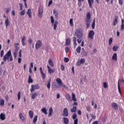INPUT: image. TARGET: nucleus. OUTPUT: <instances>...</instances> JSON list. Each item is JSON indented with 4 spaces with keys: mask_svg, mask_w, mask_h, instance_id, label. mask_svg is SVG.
Returning a JSON list of instances; mask_svg holds the SVG:
<instances>
[{
    "mask_svg": "<svg viewBox=\"0 0 124 124\" xmlns=\"http://www.w3.org/2000/svg\"><path fill=\"white\" fill-rule=\"evenodd\" d=\"M111 106L114 109H118V106L116 103H113Z\"/></svg>",
    "mask_w": 124,
    "mask_h": 124,
    "instance_id": "nucleus-19",
    "label": "nucleus"
},
{
    "mask_svg": "<svg viewBox=\"0 0 124 124\" xmlns=\"http://www.w3.org/2000/svg\"><path fill=\"white\" fill-rule=\"evenodd\" d=\"M88 4L90 8H93V4L94 3L93 0H88Z\"/></svg>",
    "mask_w": 124,
    "mask_h": 124,
    "instance_id": "nucleus-21",
    "label": "nucleus"
},
{
    "mask_svg": "<svg viewBox=\"0 0 124 124\" xmlns=\"http://www.w3.org/2000/svg\"><path fill=\"white\" fill-rule=\"evenodd\" d=\"M0 118L2 120H4L6 118V115L4 113H0Z\"/></svg>",
    "mask_w": 124,
    "mask_h": 124,
    "instance_id": "nucleus-25",
    "label": "nucleus"
},
{
    "mask_svg": "<svg viewBox=\"0 0 124 124\" xmlns=\"http://www.w3.org/2000/svg\"><path fill=\"white\" fill-rule=\"evenodd\" d=\"M77 39L76 38V36L75 37H73V41L74 43V45L75 47H76L77 46Z\"/></svg>",
    "mask_w": 124,
    "mask_h": 124,
    "instance_id": "nucleus-22",
    "label": "nucleus"
},
{
    "mask_svg": "<svg viewBox=\"0 0 124 124\" xmlns=\"http://www.w3.org/2000/svg\"><path fill=\"white\" fill-rule=\"evenodd\" d=\"M63 122L64 124H68L69 120L67 117H63Z\"/></svg>",
    "mask_w": 124,
    "mask_h": 124,
    "instance_id": "nucleus-27",
    "label": "nucleus"
},
{
    "mask_svg": "<svg viewBox=\"0 0 124 124\" xmlns=\"http://www.w3.org/2000/svg\"><path fill=\"white\" fill-rule=\"evenodd\" d=\"M118 16H115V19L113 22V26H116V25L118 23Z\"/></svg>",
    "mask_w": 124,
    "mask_h": 124,
    "instance_id": "nucleus-13",
    "label": "nucleus"
},
{
    "mask_svg": "<svg viewBox=\"0 0 124 124\" xmlns=\"http://www.w3.org/2000/svg\"><path fill=\"white\" fill-rule=\"evenodd\" d=\"M113 42V40L112 38H110L108 40V45L111 46L112 43Z\"/></svg>",
    "mask_w": 124,
    "mask_h": 124,
    "instance_id": "nucleus-46",
    "label": "nucleus"
},
{
    "mask_svg": "<svg viewBox=\"0 0 124 124\" xmlns=\"http://www.w3.org/2000/svg\"><path fill=\"white\" fill-rule=\"evenodd\" d=\"M29 114L30 118H32L33 117L34 112L32 110H29Z\"/></svg>",
    "mask_w": 124,
    "mask_h": 124,
    "instance_id": "nucleus-26",
    "label": "nucleus"
},
{
    "mask_svg": "<svg viewBox=\"0 0 124 124\" xmlns=\"http://www.w3.org/2000/svg\"><path fill=\"white\" fill-rule=\"evenodd\" d=\"M40 86L38 85V84H36L34 85V84H32L31 85V89H30V91L31 93H33L35 89H39Z\"/></svg>",
    "mask_w": 124,
    "mask_h": 124,
    "instance_id": "nucleus-6",
    "label": "nucleus"
},
{
    "mask_svg": "<svg viewBox=\"0 0 124 124\" xmlns=\"http://www.w3.org/2000/svg\"><path fill=\"white\" fill-rule=\"evenodd\" d=\"M72 100L75 102L77 101L75 94L74 93H72Z\"/></svg>",
    "mask_w": 124,
    "mask_h": 124,
    "instance_id": "nucleus-23",
    "label": "nucleus"
},
{
    "mask_svg": "<svg viewBox=\"0 0 124 124\" xmlns=\"http://www.w3.org/2000/svg\"><path fill=\"white\" fill-rule=\"evenodd\" d=\"M86 109H87V111H92V109L90 107H89V106H87V107H86Z\"/></svg>",
    "mask_w": 124,
    "mask_h": 124,
    "instance_id": "nucleus-54",
    "label": "nucleus"
},
{
    "mask_svg": "<svg viewBox=\"0 0 124 124\" xmlns=\"http://www.w3.org/2000/svg\"><path fill=\"white\" fill-rule=\"evenodd\" d=\"M42 77L43 78H46V74H44L43 70L42 71Z\"/></svg>",
    "mask_w": 124,
    "mask_h": 124,
    "instance_id": "nucleus-51",
    "label": "nucleus"
},
{
    "mask_svg": "<svg viewBox=\"0 0 124 124\" xmlns=\"http://www.w3.org/2000/svg\"><path fill=\"white\" fill-rule=\"evenodd\" d=\"M69 23H70V24L71 26H73L74 25V23H73V18H71L69 20Z\"/></svg>",
    "mask_w": 124,
    "mask_h": 124,
    "instance_id": "nucleus-45",
    "label": "nucleus"
},
{
    "mask_svg": "<svg viewBox=\"0 0 124 124\" xmlns=\"http://www.w3.org/2000/svg\"><path fill=\"white\" fill-rule=\"evenodd\" d=\"M25 13V10H23V11H22V12H20V16H24Z\"/></svg>",
    "mask_w": 124,
    "mask_h": 124,
    "instance_id": "nucleus-55",
    "label": "nucleus"
},
{
    "mask_svg": "<svg viewBox=\"0 0 124 124\" xmlns=\"http://www.w3.org/2000/svg\"><path fill=\"white\" fill-rule=\"evenodd\" d=\"M26 40V38L25 36H23L21 38V43L23 46H26V43L25 42Z\"/></svg>",
    "mask_w": 124,
    "mask_h": 124,
    "instance_id": "nucleus-11",
    "label": "nucleus"
},
{
    "mask_svg": "<svg viewBox=\"0 0 124 124\" xmlns=\"http://www.w3.org/2000/svg\"><path fill=\"white\" fill-rule=\"evenodd\" d=\"M61 67L62 71H64V70H65V67L64 65H61Z\"/></svg>",
    "mask_w": 124,
    "mask_h": 124,
    "instance_id": "nucleus-61",
    "label": "nucleus"
},
{
    "mask_svg": "<svg viewBox=\"0 0 124 124\" xmlns=\"http://www.w3.org/2000/svg\"><path fill=\"white\" fill-rule=\"evenodd\" d=\"M86 60L84 58H81L80 61H78L77 63L78 66H80L81 64H84L85 63Z\"/></svg>",
    "mask_w": 124,
    "mask_h": 124,
    "instance_id": "nucleus-9",
    "label": "nucleus"
},
{
    "mask_svg": "<svg viewBox=\"0 0 124 124\" xmlns=\"http://www.w3.org/2000/svg\"><path fill=\"white\" fill-rule=\"evenodd\" d=\"M19 117H20V119L22 120V121H25V118L24 115H23V114H22V113H19Z\"/></svg>",
    "mask_w": 124,
    "mask_h": 124,
    "instance_id": "nucleus-34",
    "label": "nucleus"
},
{
    "mask_svg": "<svg viewBox=\"0 0 124 124\" xmlns=\"http://www.w3.org/2000/svg\"><path fill=\"white\" fill-rule=\"evenodd\" d=\"M77 110V108L75 106H74V107H73V108H71V112H76Z\"/></svg>",
    "mask_w": 124,
    "mask_h": 124,
    "instance_id": "nucleus-29",
    "label": "nucleus"
},
{
    "mask_svg": "<svg viewBox=\"0 0 124 124\" xmlns=\"http://www.w3.org/2000/svg\"><path fill=\"white\" fill-rule=\"evenodd\" d=\"M63 114L64 116H68L69 115L68 110L67 108H64L63 111Z\"/></svg>",
    "mask_w": 124,
    "mask_h": 124,
    "instance_id": "nucleus-10",
    "label": "nucleus"
},
{
    "mask_svg": "<svg viewBox=\"0 0 124 124\" xmlns=\"http://www.w3.org/2000/svg\"><path fill=\"white\" fill-rule=\"evenodd\" d=\"M47 88L48 89H50V87H51V83H50V81H48V83H47V84L46 85Z\"/></svg>",
    "mask_w": 124,
    "mask_h": 124,
    "instance_id": "nucleus-47",
    "label": "nucleus"
},
{
    "mask_svg": "<svg viewBox=\"0 0 124 124\" xmlns=\"http://www.w3.org/2000/svg\"><path fill=\"white\" fill-rule=\"evenodd\" d=\"M81 54L82 57H86L88 56V52L85 50V48H82Z\"/></svg>",
    "mask_w": 124,
    "mask_h": 124,
    "instance_id": "nucleus-8",
    "label": "nucleus"
},
{
    "mask_svg": "<svg viewBox=\"0 0 124 124\" xmlns=\"http://www.w3.org/2000/svg\"><path fill=\"white\" fill-rule=\"evenodd\" d=\"M17 97H18V100L19 101V100H20V99H21V92H20V91H19L18 92Z\"/></svg>",
    "mask_w": 124,
    "mask_h": 124,
    "instance_id": "nucleus-44",
    "label": "nucleus"
},
{
    "mask_svg": "<svg viewBox=\"0 0 124 124\" xmlns=\"http://www.w3.org/2000/svg\"><path fill=\"white\" fill-rule=\"evenodd\" d=\"M77 117V113H74L72 115V118L73 119H74L75 120L76 118Z\"/></svg>",
    "mask_w": 124,
    "mask_h": 124,
    "instance_id": "nucleus-49",
    "label": "nucleus"
},
{
    "mask_svg": "<svg viewBox=\"0 0 124 124\" xmlns=\"http://www.w3.org/2000/svg\"><path fill=\"white\" fill-rule=\"evenodd\" d=\"M112 60H115L117 61V53H114L113 55V56L112 57Z\"/></svg>",
    "mask_w": 124,
    "mask_h": 124,
    "instance_id": "nucleus-30",
    "label": "nucleus"
},
{
    "mask_svg": "<svg viewBox=\"0 0 124 124\" xmlns=\"http://www.w3.org/2000/svg\"><path fill=\"white\" fill-rule=\"evenodd\" d=\"M54 86L56 88H59V85L58 84V82H55L54 83Z\"/></svg>",
    "mask_w": 124,
    "mask_h": 124,
    "instance_id": "nucleus-53",
    "label": "nucleus"
},
{
    "mask_svg": "<svg viewBox=\"0 0 124 124\" xmlns=\"http://www.w3.org/2000/svg\"><path fill=\"white\" fill-rule=\"evenodd\" d=\"M58 22L57 21H55L54 24H52L54 26V30H56Z\"/></svg>",
    "mask_w": 124,
    "mask_h": 124,
    "instance_id": "nucleus-32",
    "label": "nucleus"
},
{
    "mask_svg": "<svg viewBox=\"0 0 124 124\" xmlns=\"http://www.w3.org/2000/svg\"><path fill=\"white\" fill-rule=\"evenodd\" d=\"M18 44H15V46L16 47V49H17V53H18Z\"/></svg>",
    "mask_w": 124,
    "mask_h": 124,
    "instance_id": "nucleus-63",
    "label": "nucleus"
},
{
    "mask_svg": "<svg viewBox=\"0 0 124 124\" xmlns=\"http://www.w3.org/2000/svg\"><path fill=\"white\" fill-rule=\"evenodd\" d=\"M31 93L32 94L31 95V98H32V99H35V98L38 96V93L37 92H34Z\"/></svg>",
    "mask_w": 124,
    "mask_h": 124,
    "instance_id": "nucleus-16",
    "label": "nucleus"
},
{
    "mask_svg": "<svg viewBox=\"0 0 124 124\" xmlns=\"http://www.w3.org/2000/svg\"><path fill=\"white\" fill-rule=\"evenodd\" d=\"M62 88H64L66 90H68V87L65 84L62 83Z\"/></svg>",
    "mask_w": 124,
    "mask_h": 124,
    "instance_id": "nucleus-42",
    "label": "nucleus"
},
{
    "mask_svg": "<svg viewBox=\"0 0 124 124\" xmlns=\"http://www.w3.org/2000/svg\"><path fill=\"white\" fill-rule=\"evenodd\" d=\"M94 35V31H93V30H91V31H90L88 33V38L89 40L93 41Z\"/></svg>",
    "mask_w": 124,
    "mask_h": 124,
    "instance_id": "nucleus-4",
    "label": "nucleus"
},
{
    "mask_svg": "<svg viewBox=\"0 0 124 124\" xmlns=\"http://www.w3.org/2000/svg\"><path fill=\"white\" fill-rule=\"evenodd\" d=\"M17 49H15L14 52V58L16 59L17 57Z\"/></svg>",
    "mask_w": 124,
    "mask_h": 124,
    "instance_id": "nucleus-37",
    "label": "nucleus"
},
{
    "mask_svg": "<svg viewBox=\"0 0 124 124\" xmlns=\"http://www.w3.org/2000/svg\"><path fill=\"white\" fill-rule=\"evenodd\" d=\"M76 51L78 53H80L81 52V46H78L76 49Z\"/></svg>",
    "mask_w": 124,
    "mask_h": 124,
    "instance_id": "nucleus-43",
    "label": "nucleus"
},
{
    "mask_svg": "<svg viewBox=\"0 0 124 124\" xmlns=\"http://www.w3.org/2000/svg\"><path fill=\"white\" fill-rule=\"evenodd\" d=\"M95 26V19H94V20L92 23V27L93 29H94Z\"/></svg>",
    "mask_w": 124,
    "mask_h": 124,
    "instance_id": "nucleus-39",
    "label": "nucleus"
},
{
    "mask_svg": "<svg viewBox=\"0 0 124 124\" xmlns=\"http://www.w3.org/2000/svg\"><path fill=\"white\" fill-rule=\"evenodd\" d=\"M78 6L79 7H81V6H82V0H78Z\"/></svg>",
    "mask_w": 124,
    "mask_h": 124,
    "instance_id": "nucleus-50",
    "label": "nucleus"
},
{
    "mask_svg": "<svg viewBox=\"0 0 124 124\" xmlns=\"http://www.w3.org/2000/svg\"><path fill=\"white\" fill-rule=\"evenodd\" d=\"M70 42H71V39L70 38L66 39L64 45L65 46H69V45H70Z\"/></svg>",
    "mask_w": 124,
    "mask_h": 124,
    "instance_id": "nucleus-18",
    "label": "nucleus"
},
{
    "mask_svg": "<svg viewBox=\"0 0 124 124\" xmlns=\"http://www.w3.org/2000/svg\"><path fill=\"white\" fill-rule=\"evenodd\" d=\"M4 104H5L4 100H3V99H1L0 101V105L4 106Z\"/></svg>",
    "mask_w": 124,
    "mask_h": 124,
    "instance_id": "nucleus-38",
    "label": "nucleus"
},
{
    "mask_svg": "<svg viewBox=\"0 0 124 124\" xmlns=\"http://www.w3.org/2000/svg\"><path fill=\"white\" fill-rule=\"evenodd\" d=\"M56 81H57L58 84L59 85V87L58 88H60L61 87V86H62V79H61V78H57L56 79Z\"/></svg>",
    "mask_w": 124,
    "mask_h": 124,
    "instance_id": "nucleus-12",
    "label": "nucleus"
},
{
    "mask_svg": "<svg viewBox=\"0 0 124 124\" xmlns=\"http://www.w3.org/2000/svg\"><path fill=\"white\" fill-rule=\"evenodd\" d=\"M44 7L43 6H40L38 8V16L39 18H42L43 16V14L44 13Z\"/></svg>",
    "mask_w": 124,
    "mask_h": 124,
    "instance_id": "nucleus-5",
    "label": "nucleus"
},
{
    "mask_svg": "<svg viewBox=\"0 0 124 124\" xmlns=\"http://www.w3.org/2000/svg\"><path fill=\"white\" fill-rule=\"evenodd\" d=\"M38 119V116L35 115V117H34V119H33V122L34 123H36L37 122Z\"/></svg>",
    "mask_w": 124,
    "mask_h": 124,
    "instance_id": "nucleus-40",
    "label": "nucleus"
},
{
    "mask_svg": "<svg viewBox=\"0 0 124 124\" xmlns=\"http://www.w3.org/2000/svg\"><path fill=\"white\" fill-rule=\"evenodd\" d=\"M27 15H28V16L30 18H32V11H31V9H28V10L27 11Z\"/></svg>",
    "mask_w": 124,
    "mask_h": 124,
    "instance_id": "nucleus-14",
    "label": "nucleus"
},
{
    "mask_svg": "<svg viewBox=\"0 0 124 124\" xmlns=\"http://www.w3.org/2000/svg\"><path fill=\"white\" fill-rule=\"evenodd\" d=\"M3 54H4V50H2L0 52V57H2L3 56Z\"/></svg>",
    "mask_w": 124,
    "mask_h": 124,
    "instance_id": "nucleus-62",
    "label": "nucleus"
},
{
    "mask_svg": "<svg viewBox=\"0 0 124 124\" xmlns=\"http://www.w3.org/2000/svg\"><path fill=\"white\" fill-rule=\"evenodd\" d=\"M48 64L51 66V67H54V64L53 61H52V59H49L48 61Z\"/></svg>",
    "mask_w": 124,
    "mask_h": 124,
    "instance_id": "nucleus-33",
    "label": "nucleus"
},
{
    "mask_svg": "<svg viewBox=\"0 0 124 124\" xmlns=\"http://www.w3.org/2000/svg\"><path fill=\"white\" fill-rule=\"evenodd\" d=\"M74 124H78V118H76L75 119V120L74 121Z\"/></svg>",
    "mask_w": 124,
    "mask_h": 124,
    "instance_id": "nucleus-58",
    "label": "nucleus"
},
{
    "mask_svg": "<svg viewBox=\"0 0 124 124\" xmlns=\"http://www.w3.org/2000/svg\"><path fill=\"white\" fill-rule=\"evenodd\" d=\"M41 110H42V112L45 113V114H47L46 108H42Z\"/></svg>",
    "mask_w": 124,
    "mask_h": 124,
    "instance_id": "nucleus-36",
    "label": "nucleus"
},
{
    "mask_svg": "<svg viewBox=\"0 0 124 124\" xmlns=\"http://www.w3.org/2000/svg\"><path fill=\"white\" fill-rule=\"evenodd\" d=\"M120 82H122V80L121 79H119L118 82V91L120 93V94H121V89L120 87Z\"/></svg>",
    "mask_w": 124,
    "mask_h": 124,
    "instance_id": "nucleus-17",
    "label": "nucleus"
},
{
    "mask_svg": "<svg viewBox=\"0 0 124 124\" xmlns=\"http://www.w3.org/2000/svg\"><path fill=\"white\" fill-rule=\"evenodd\" d=\"M121 30L122 31L124 30V20L123 18H122V24H121Z\"/></svg>",
    "mask_w": 124,
    "mask_h": 124,
    "instance_id": "nucleus-31",
    "label": "nucleus"
},
{
    "mask_svg": "<svg viewBox=\"0 0 124 124\" xmlns=\"http://www.w3.org/2000/svg\"><path fill=\"white\" fill-rule=\"evenodd\" d=\"M28 42L31 45L32 43V40H31V39H29V40H28Z\"/></svg>",
    "mask_w": 124,
    "mask_h": 124,
    "instance_id": "nucleus-64",
    "label": "nucleus"
},
{
    "mask_svg": "<svg viewBox=\"0 0 124 124\" xmlns=\"http://www.w3.org/2000/svg\"><path fill=\"white\" fill-rule=\"evenodd\" d=\"M52 3H53V1H52V0H50L49 1V2H48V7H50V6L51 5H52Z\"/></svg>",
    "mask_w": 124,
    "mask_h": 124,
    "instance_id": "nucleus-59",
    "label": "nucleus"
},
{
    "mask_svg": "<svg viewBox=\"0 0 124 124\" xmlns=\"http://www.w3.org/2000/svg\"><path fill=\"white\" fill-rule=\"evenodd\" d=\"M53 112V108H49V112H48V117L51 116V115H52Z\"/></svg>",
    "mask_w": 124,
    "mask_h": 124,
    "instance_id": "nucleus-20",
    "label": "nucleus"
},
{
    "mask_svg": "<svg viewBox=\"0 0 124 124\" xmlns=\"http://www.w3.org/2000/svg\"><path fill=\"white\" fill-rule=\"evenodd\" d=\"M64 61L65 62V63H67L69 61V58H67L66 57H64Z\"/></svg>",
    "mask_w": 124,
    "mask_h": 124,
    "instance_id": "nucleus-52",
    "label": "nucleus"
},
{
    "mask_svg": "<svg viewBox=\"0 0 124 124\" xmlns=\"http://www.w3.org/2000/svg\"><path fill=\"white\" fill-rule=\"evenodd\" d=\"M75 36L77 38V42L78 44H81L82 42V39L83 38V33L81 30H77L75 31Z\"/></svg>",
    "mask_w": 124,
    "mask_h": 124,
    "instance_id": "nucleus-1",
    "label": "nucleus"
},
{
    "mask_svg": "<svg viewBox=\"0 0 124 124\" xmlns=\"http://www.w3.org/2000/svg\"><path fill=\"white\" fill-rule=\"evenodd\" d=\"M118 47L117 46H113V51H117L118 50Z\"/></svg>",
    "mask_w": 124,
    "mask_h": 124,
    "instance_id": "nucleus-48",
    "label": "nucleus"
},
{
    "mask_svg": "<svg viewBox=\"0 0 124 124\" xmlns=\"http://www.w3.org/2000/svg\"><path fill=\"white\" fill-rule=\"evenodd\" d=\"M51 22V23H54V19L53 16H50Z\"/></svg>",
    "mask_w": 124,
    "mask_h": 124,
    "instance_id": "nucleus-57",
    "label": "nucleus"
},
{
    "mask_svg": "<svg viewBox=\"0 0 124 124\" xmlns=\"http://www.w3.org/2000/svg\"><path fill=\"white\" fill-rule=\"evenodd\" d=\"M19 6H20V11H22V9H23V5L22 4V3H20L19 4Z\"/></svg>",
    "mask_w": 124,
    "mask_h": 124,
    "instance_id": "nucleus-60",
    "label": "nucleus"
},
{
    "mask_svg": "<svg viewBox=\"0 0 124 124\" xmlns=\"http://www.w3.org/2000/svg\"><path fill=\"white\" fill-rule=\"evenodd\" d=\"M85 24L87 26V28H89L91 24V14L88 13L86 18H85Z\"/></svg>",
    "mask_w": 124,
    "mask_h": 124,
    "instance_id": "nucleus-3",
    "label": "nucleus"
},
{
    "mask_svg": "<svg viewBox=\"0 0 124 124\" xmlns=\"http://www.w3.org/2000/svg\"><path fill=\"white\" fill-rule=\"evenodd\" d=\"M103 87L104 88H107L108 87V84H107V82H104L103 83Z\"/></svg>",
    "mask_w": 124,
    "mask_h": 124,
    "instance_id": "nucleus-56",
    "label": "nucleus"
},
{
    "mask_svg": "<svg viewBox=\"0 0 124 124\" xmlns=\"http://www.w3.org/2000/svg\"><path fill=\"white\" fill-rule=\"evenodd\" d=\"M65 97L67 101H72L71 97L69 94H66Z\"/></svg>",
    "mask_w": 124,
    "mask_h": 124,
    "instance_id": "nucleus-28",
    "label": "nucleus"
},
{
    "mask_svg": "<svg viewBox=\"0 0 124 124\" xmlns=\"http://www.w3.org/2000/svg\"><path fill=\"white\" fill-rule=\"evenodd\" d=\"M53 14L54 15L55 17H56V18L58 17L59 13H58V12H57L55 10H53Z\"/></svg>",
    "mask_w": 124,
    "mask_h": 124,
    "instance_id": "nucleus-35",
    "label": "nucleus"
},
{
    "mask_svg": "<svg viewBox=\"0 0 124 124\" xmlns=\"http://www.w3.org/2000/svg\"><path fill=\"white\" fill-rule=\"evenodd\" d=\"M3 61H4V62L7 61V60L8 61L10 60V61H13V55L12 54L11 49H10V50H9L7 52V53L5 54V55H4V56H3Z\"/></svg>",
    "mask_w": 124,
    "mask_h": 124,
    "instance_id": "nucleus-2",
    "label": "nucleus"
},
{
    "mask_svg": "<svg viewBox=\"0 0 124 124\" xmlns=\"http://www.w3.org/2000/svg\"><path fill=\"white\" fill-rule=\"evenodd\" d=\"M31 82H33V80L32 78H31V76H29L28 78V83H31Z\"/></svg>",
    "mask_w": 124,
    "mask_h": 124,
    "instance_id": "nucleus-41",
    "label": "nucleus"
},
{
    "mask_svg": "<svg viewBox=\"0 0 124 124\" xmlns=\"http://www.w3.org/2000/svg\"><path fill=\"white\" fill-rule=\"evenodd\" d=\"M42 41L39 40L38 41H37L35 45V48L36 49H39L40 47H41L42 46Z\"/></svg>",
    "mask_w": 124,
    "mask_h": 124,
    "instance_id": "nucleus-7",
    "label": "nucleus"
},
{
    "mask_svg": "<svg viewBox=\"0 0 124 124\" xmlns=\"http://www.w3.org/2000/svg\"><path fill=\"white\" fill-rule=\"evenodd\" d=\"M5 24L6 25V28H7L8 25H10V21L8 19V18H6L5 20Z\"/></svg>",
    "mask_w": 124,
    "mask_h": 124,
    "instance_id": "nucleus-24",
    "label": "nucleus"
},
{
    "mask_svg": "<svg viewBox=\"0 0 124 124\" xmlns=\"http://www.w3.org/2000/svg\"><path fill=\"white\" fill-rule=\"evenodd\" d=\"M47 67L48 69V73H49L50 74H51L52 73H55V70L51 69V68L49 67V65H47Z\"/></svg>",
    "mask_w": 124,
    "mask_h": 124,
    "instance_id": "nucleus-15",
    "label": "nucleus"
}]
</instances>
